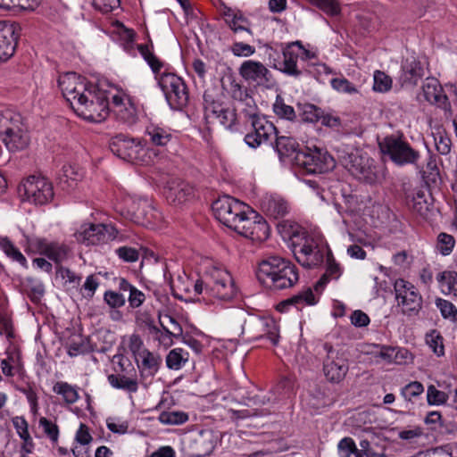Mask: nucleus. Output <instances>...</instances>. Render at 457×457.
<instances>
[{
	"label": "nucleus",
	"instance_id": "1",
	"mask_svg": "<svg viewBox=\"0 0 457 457\" xmlns=\"http://www.w3.org/2000/svg\"><path fill=\"white\" fill-rule=\"evenodd\" d=\"M63 97L74 112L90 122H101L109 114L106 91L76 72H66L58 79Z\"/></svg>",
	"mask_w": 457,
	"mask_h": 457
},
{
	"label": "nucleus",
	"instance_id": "2",
	"mask_svg": "<svg viewBox=\"0 0 457 457\" xmlns=\"http://www.w3.org/2000/svg\"><path fill=\"white\" fill-rule=\"evenodd\" d=\"M143 59L151 68L158 85L163 91L166 100L173 110H182L188 104V89L182 78L172 72H163L160 75L164 62L154 54V43L147 35V43L137 46Z\"/></svg>",
	"mask_w": 457,
	"mask_h": 457
},
{
	"label": "nucleus",
	"instance_id": "3",
	"mask_svg": "<svg viewBox=\"0 0 457 457\" xmlns=\"http://www.w3.org/2000/svg\"><path fill=\"white\" fill-rule=\"evenodd\" d=\"M256 278L270 290L291 288L299 280L298 268L289 260L272 255L259 263Z\"/></svg>",
	"mask_w": 457,
	"mask_h": 457
},
{
	"label": "nucleus",
	"instance_id": "4",
	"mask_svg": "<svg viewBox=\"0 0 457 457\" xmlns=\"http://www.w3.org/2000/svg\"><path fill=\"white\" fill-rule=\"evenodd\" d=\"M317 353L322 359L323 372L331 383H340L349 370L348 359L341 349L331 343L324 342L317 345Z\"/></svg>",
	"mask_w": 457,
	"mask_h": 457
},
{
	"label": "nucleus",
	"instance_id": "5",
	"mask_svg": "<svg viewBox=\"0 0 457 457\" xmlns=\"http://www.w3.org/2000/svg\"><path fill=\"white\" fill-rule=\"evenodd\" d=\"M0 137L11 152L25 149L30 140L28 131L23 128L21 116L11 112H6L0 117Z\"/></svg>",
	"mask_w": 457,
	"mask_h": 457
},
{
	"label": "nucleus",
	"instance_id": "6",
	"mask_svg": "<svg viewBox=\"0 0 457 457\" xmlns=\"http://www.w3.org/2000/svg\"><path fill=\"white\" fill-rule=\"evenodd\" d=\"M378 147L383 155L398 166L416 164L420 154L405 140L403 134L388 135L378 142Z\"/></svg>",
	"mask_w": 457,
	"mask_h": 457
},
{
	"label": "nucleus",
	"instance_id": "7",
	"mask_svg": "<svg viewBox=\"0 0 457 457\" xmlns=\"http://www.w3.org/2000/svg\"><path fill=\"white\" fill-rule=\"evenodd\" d=\"M342 165L358 180L375 184L379 179V168L375 161L359 151L347 153L340 157Z\"/></svg>",
	"mask_w": 457,
	"mask_h": 457
},
{
	"label": "nucleus",
	"instance_id": "8",
	"mask_svg": "<svg viewBox=\"0 0 457 457\" xmlns=\"http://www.w3.org/2000/svg\"><path fill=\"white\" fill-rule=\"evenodd\" d=\"M295 165L308 174H321L332 170L336 167V161L326 149L305 146L303 152L296 154Z\"/></svg>",
	"mask_w": 457,
	"mask_h": 457
},
{
	"label": "nucleus",
	"instance_id": "9",
	"mask_svg": "<svg viewBox=\"0 0 457 457\" xmlns=\"http://www.w3.org/2000/svg\"><path fill=\"white\" fill-rule=\"evenodd\" d=\"M18 192L22 201H28L35 205L49 204L54 196L53 184L45 177L29 176L18 187Z\"/></svg>",
	"mask_w": 457,
	"mask_h": 457
},
{
	"label": "nucleus",
	"instance_id": "10",
	"mask_svg": "<svg viewBox=\"0 0 457 457\" xmlns=\"http://www.w3.org/2000/svg\"><path fill=\"white\" fill-rule=\"evenodd\" d=\"M394 291L401 313L409 318L418 317L422 310L423 297L416 287L403 278H398L394 284Z\"/></svg>",
	"mask_w": 457,
	"mask_h": 457
},
{
	"label": "nucleus",
	"instance_id": "11",
	"mask_svg": "<svg viewBox=\"0 0 457 457\" xmlns=\"http://www.w3.org/2000/svg\"><path fill=\"white\" fill-rule=\"evenodd\" d=\"M242 335L248 340L268 338L276 345L279 339V328L277 322L270 317L249 315L242 325Z\"/></svg>",
	"mask_w": 457,
	"mask_h": 457
},
{
	"label": "nucleus",
	"instance_id": "12",
	"mask_svg": "<svg viewBox=\"0 0 457 457\" xmlns=\"http://www.w3.org/2000/svg\"><path fill=\"white\" fill-rule=\"evenodd\" d=\"M109 147L114 155L125 162L131 163L144 162V145L139 138L119 133L111 137Z\"/></svg>",
	"mask_w": 457,
	"mask_h": 457
},
{
	"label": "nucleus",
	"instance_id": "13",
	"mask_svg": "<svg viewBox=\"0 0 457 457\" xmlns=\"http://www.w3.org/2000/svg\"><path fill=\"white\" fill-rule=\"evenodd\" d=\"M204 119L207 122L216 120L226 129H231L237 122L236 109L228 104L215 98L205 91L204 94Z\"/></svg>",
	"mask_w": 457,
	"mask_h": 457
},
{
	"label": "nucleus",
	"instance_id": "14",
	"mask_svg": "<svg viewBox=\"0 0 457 457\" xmlns=\"http://www.w3.org/2000/svg\"><path fill=\"white\" fill-rule=\"evenodd\" d=\"M249 120L252 130L245 136L244 141L251 148L256 149L278 133L276 126L264 115L252 112L249 114Z\"/></svg>",
	"mask_w": 457,
	"mask_h": 457
},
{
	"label": "nucleus",
	"instance_id": "15",
	"mask_svg": "<svg viewBox=\"0 0 457 457\" xmlns=\"http://www.w3.org/2000/svg\"><path fill=\"white\" fill-rule=\"evenodd\" d=\"M211 283L206 284V294L220 300H230L235 297L237 288L230 274L224 270L213 268L209 272Z\"/></svg>",
	"mask_w": 457,
	"mask_h": 457
},
{
	"label": "nucleus",
	"instance_id": "16",
	"mask_svg": "<svg viewBox=\"0 0 457 457\" xmlns=\"http://www.w3.org/2000/svg\"><path fill=\"white\" fill-rule=\"evenodd\" d=\"M266 48L269 51V64L270 67L293 78H299L303 75V71L297 64L299 59L298 51H291L282 46L283 60L281 61L277 50L269 45L266 46Z\"/></svg>",
	"mask_w": 457,
	"mask_h": 457
},
{
	"label": "nucleus",
	"instance_id": "17",
	"mask_svg": "<svg viewBox=\"0 0 457 457\" xmlns=\"http://www.w3.org/2000/svg\"><path fill=\"white\" fill-rule=\"evenodd\" d=\"M212 209L216 219L229 228L243 214V210L250 207L234 197L223 195L212 204Z\"/></svg>",
	"mask_w": 457,
	"mask_h": 457
},
{
	"label": "nucleus",
	"instance_id": "18",
	"mask_svg": "<svg viewBox=\"0 0 457 457\" xmlns=\"http://www.w3.org/2000/svg\"><path fill=\"white\" fill-rule=\"evenodd\" d=\"M20 36L18 23L0 21V62H5L14 54Z\"/></svg>",
	"mask_w": 457,
	"mask_h": 457
},
{
	"label": "nucleus",
	"instance_id": "19",
	"mask_svg": "<svg viewBox=\"0 0 457 457\" xmlns=\"http://www.w3.org/2000/svg\"><path fill=\"white\" fill-rule=\"evenodd\" d=\"M117 234V229L112 226L104 224H90L79 231L77 239L87 245H95L113 240Z\"/></svg>",
	"mask_w": 457,
	"mask_h": 457
},
{
	"label": "nucleus",
	"instance_id": "20",
	"mask_svg": "<svg viewBox=\"0 0 457 457\" xmlns=\"http://www.w3.org/2000/svg\"><path fill=\"white\" fill-rule=\"evenodd\" d=\"M293 253L298 263L307 269L318 266L323 262V253L312 237H306L303 245H294Z\"/></svg>",
	"mask_w": 457,
	"mask_h": 457
},
{
	"label": "nucleus",
	"instance_id": "21",
	"mask_svg": "<svg viewBox=\"0 0 457 457\" xmlns=\"http://www.w3.org/2000/svg\"><path fill=\"white\" fill-rule=\"evenodd\" d=\"M112 112L118 122L132 127L138 121V112L130 96L114 95L112 97Z\"/></svg>",
	"mask_w": 457,
	"mask_h": 457
},
{
	"label": "nucleus",
	"instance_id": "22",
	"mask_svg": "<svg viewBox=\"0 0 457 457\" xmlns=\"http://www.w3.org/2000/svg\"><path fill=\"white\" fill-rule=\"evenodd\" d=\"M423 95L429 104L445 111V115L453 116L452 104L442 85L435 78H427L422 86Z\"/></svg>",
	"mask_w": 457,
	"mask_h": 457
},
{
	"label": "nucleus",
	"instance_id": "23",
	"mask_svg": "<svg viewBox=\"0 0 457 457\" xmlns=\"http://www.w3.org/2000/svg\"><path fill=\"white\" fill-rule=\"evenodd\" d=\"M424 76L421 62L414 57L403 61L398 82L403 87H414Z\"/></svg>",
	"mask_w": 457,
	"mask_h": 457
},
{
	"label": "nucleus",
	"instance_id": "24",
	"mask_svg": "<svg viewBox=\"0 0 457 457\" xmlns=\"http://www.w3.org/2000/svg\"><path fill=\"white\" fill-rule=\"evenodd\" d=\"M239 74L245 80L253 82H269L271 79V73L262 62L252 60L241 64Z\"/></svg>",
	"mask_w": 457,
	"mask_h": 457
},
{
	"label": "nucleus",
	"instance_id": "25",
	"mask_svg": "<svg viewBox=\"0 0 457 457\" xmlns=\"http://www.w3.org/2000/svg\"><path fill=\"white\" fill-rule=\"evenodd\" d=\"M194 195V187L183 180L173 181L165 192L167 201L174 205L190 200Z\"/></svg>",
	"mask_w": 457,
	"mask_h": 457
},
{
	"label": "nucleus",
	"instance_id": "26",
	"mask_svg": "<svg viewBox=\"0 0 457 457\" xmlns=\"http://www.w3.org/2000/svg\"><path fill=\"white\" fill-rule=\"evenodd\" d=\"M136 362L139 370L141 379L145 380L148 378H153L157 373L161 358L145 348L136 359Z\"/></svg>",
	"mask_w": 457,
	"mask_h": 457
},
{
	"label": "nucleus",
	"instance_id": "27",
	"mask_svg": "<svg viewBox=\"0 0 457 457\" xmlns=\"http://www.w3.org/2000/svg\"><path fill=\"white\" fill-rule=\"evenodd\" d=\"M429 200H432V196L429 193L426 195L424 190L416 189L412 193L411 196H406V204L420 217L427 219L430 209L433 206L432 201Z\"/></svg>",
	"mask_w": 457,
	"mask_h": 457
},
{
	"label": "nucleus",
	"instance_id": "28",
	"mask_svg": "<svg viewBox=\"0 0 457 457\" xmlns=\"http://www.w3.org/2000/svg\"><path fill=\"white\" fill-rule=\"evenodd\" d=\"M275 143L273 148L278 153L279 160L284 161L285 158H290L295 162L296 154L303 152V148L300 145L295 138L287 136H275Z\"/></svg>",
	"mask_w": 457,
	"mask_h": 457
},
{
	"label": "nucleus",
	"instance_id": "29",
	"mask_svg": "<svg viewBox=\"0 0 457 457\" xmlns=\"http://www.w3.org/2000/svg\"><path fill=\"white\" fill-rule=\"evenodd\" d=\"M107 380L112 387L129 393H136L138 388L137 371L134 367H131L127 374H110L107 377Z\"/></svg>",
	"mask_w": 457,
	"mask_h": 457
},
{
	"label": "nucleus",
	"instance_id": "30",
	"mask_svg": "<svg viewBox=\"0 0 457 457\" xmlns=\"http://www.w3.org/2000/svg\"><path fill=\"white\" fill-rule=\"evenodd\" d=\"M145 135L148 137L149 143L156 146H166L175 138L170 128L154 123L146 127Z\"/></svg>",
	"mask_w": 457,
	"mask_h": 457
},
{
	"label": "nucleus",
	"instance_id": "31",
	"mask_svg": "<svg viewBox=\"0 0 457 457\" xmlns=\"http://www.w3.org/2000/svg\"><path fill=\"white\" fill-rule=\"evenodd\" d=\"M262 211L275 220L281 219L288 213V203L279 196L266 197L262 202Z\"/></svg>",
	"mask_w": 457,
	"mask_h": 457
},
{
	"label": "nucleus",
	"instance_id": "32",
	"mask_svg": "<svg viewBox=\"0 0 457 457\" xmlns=\"http://www.w3.org/2000/svg\"><path fill=\"white\" fill-rule=\"evenodd\" d=\"M65 347L67 353L71 357L89 353L94 351L89 338L80 334L70 337Z\"/></svg>",
	"mask_w": 457,
	"mask_h": 457
},
{
	"label": "nucleus",
	"instance_id": "33",
	"mask_svg": "<svg viewBox=\"0 0 457 457\" xmlns=\"http://www.w3.org/2000/svg\"><path fill=\"white\" fill-rule=\"evenodd\" d=\"M228 27L235 35L244 33L245 36H239V38L247 40L248 37H253V32L252 29V22L244 15L242 11L234 15L231 20L228 21Z\"/></svg>",
	"mask_w": 457,
	"mask_h": 457
},
{
	"label": "nucleus",
	"instance_id": "34",
	"mask_svg": "<svg viewBox=\"0 0 457 457\" xmlns=\"http://www.w3.org/2000/svg\"><path fill=\"white\" fill-rule=\"evenodd\" d=\"M22 293L25 294L33 303H39L45 295L44 284L32 277L26 278L21 282Z\"/></svg>",
	"mask_w": 457,
	"mask_h": 457
},
{
	"label": "nucleus",
	"instance_id": "35",
	"mask_svg": "<svg viewBox=\"0 0 457 457\" xmlns=\"http://www.w3.org/2000/svg\"><path fill=\"white\" fill-rule=\"evenodd\" d=\"M250 214L255 219L251 232H248L247 238L253 241L263 242L270 237V226L268 222L253 210H250Z\"/></svg>",
	"mask_w": 457,
	"mask_h": 457
},
{
	"label": "nucleus",
	"instance_id": "36",
	"mask_svg": "<svg viewBox=\"0 0 457 457\" xmlns=\"http://www.w3.org/2000/svg\"><path fill=\"white\" fill-rule=\"evenodd\" d=\"M158 320L161 326L160 334L174 336L175 338H179L182 337L183 328L174 317L169 314L162 316V314L159 313Z\"/></svg>",
	"mask_w": 457,
	"mask_h": 457
},
{
	"label": "nucleus",
	"instance_id": "37",
	"mask_svg": "<svg viewBox=\"0 0 457 457\" xmlns=\"http://www.w3.org/2000/svg\"><path fill=\"white\" fill-rule=\"evenodd\" d=\"M253 223H255V219L250 214V210L244 209L243 214L237 218L235 223L229 228L247 238L248 232H251Z\"/></svg>",
	"mask_w": 457,
	"mask_h": 457
},
{
	"label": "nucleus",
	"instance_id": "38",
	"mask_svg": "<svg viewBox=\"0 0 457 457\" xmlns=\"http://www.w3.org/2000/svg\"><path fill=\"white\" fill-rule=\"evenodd\" d=\"M297 109L299 111V116L302 121L309 123H317L320 120V116L323 113V110L310 103L298 104Z\"/></svg>",
	"mask_w": 457,
	"mask_h": 457
},
{
	"label": "nucleus",
	"instance_id": "39",
	"mask_svg": "<svg viewBox=\"0 0 457 457\" xmlns=\"http://www.w3.org/2000/svg\"><path fill=\"white\" fill-rule=\"evenodd\" d=\"M0 247L12 261L19 262L23 268H28V262L26 257L8 237H0Z\"/></svg>",
	"mask_w": 457,
	"mask_h": 457
},
{
	"label": "nucleus",
	"instance_id": "40",
	"mask_svg": "<svg viewBox=\"0 0 457 457\" xmlns=\"http://www.w3.org/2000/svg\"><path fill=\"white\" fill-rule=\"evenodd\" d=\"M53 391L62 396L64 402L68 404L76 403L79 399V393L75 386L67 382L58 381L54 385Z\"/></svg>",
	"mask_w": 457,
	"mask_h": 457
},
{
	"label": "nucleus",
	"instance_id": "41",
	"mask_svg": "<svg viewBox=\"0 0 457 457\" xmlns=\"http://www.w3.org/2000/svg\"><path fill=\"white\" fill-rule=\"evenodd\" d=\"M426 343L438 357L445 355L444 337L437 329H431L426 334Z\"/></svg>",
	"mask_w": 457,
	"mask_h": 457
},
{
	"label": "nucleus",
	"instance_id": "42",
	"mask_svg": "<svg viewBox=\"0 0 457 457\" xmlns=\"http://www.w3.org/2000/svg\"><path fill=\"white\" fill-rule=\"evenodd\" d=\"M188 360V353L181 348H175L167 354L166 365L170 370H179Z\"/></svg>",
	"mask_w": 457,
	"mask_h": 457
},
{
	"label": "nucleus",
	"instance_id": "43",
	"mask_svg": "<svg viewBox=\"0 0 457 457\" xmlns=\"http://www.w3.org/2000/svg\"><path fill=\"white\" fill-rule=\"evenodd\" d=\"M195 444L199 445L197 457H205L210 455L215 448V440L213 435L210 432L201 433L199 437L195 439Z\"/></svg>",
	"mask_w": 457,
	"mask_h": 457
},
{
	"label": "nucleus",
	"instance_id": "44",
	"mask_svg": "<svg viewBox=\"0 0 457 457\" xmlns=\"http://www.w3.org/2000/svg\"><path fill=\"white\" fill-rule=\"evenodd\" d=\"M273 111L278 117L290 121L296 119L295 109L291 105L285 104L284 99L280 96H277L276 101L273 104Z\"/></svg>",
	"mask_w": 457,
	"mask_h": 457
},
{
	"label": "nucleus",
	"instance_id": "45",
	"mask_svg": "<svg viewBox=\"0 0 457 457\" xmlns=\"http://www.w3.org/2000/svg\"><path fill=\"white\" fill-rule=\"evenodd\" d=\"M158 420L162 424L181 425L188 420V414L181 411H162Z\"/></svg>",
	"mask_w": 457,
	"mask_h": 457
},
{
	"label": "nucleus",
	"instance_id": "46",
	"mask_svg": "<svg viewBox=\"0 0 457 457\" xmlns=\"http://www.w3.org/2000/svg\"><path fill=\"white\" fill-rule=\"evenodd\" d=\"M68 253L69 247L67 245L56 242H51L46 256L54 261L57 266H59L60 263L67 258Z\"/></svg>",
	"mask_w": 457,
	"mask_h": 457
},
{
	"label": "nucleus",
	"instance_id": "47",
	"mask_svg": "<svg viewBox=\"0 0 457 457\" xmlns=\"http://www.w3.org/2000/svg\"><path fill=\"white\" fill-rule=\"evenodd\" d=\"M436 279L442 287H447V293L457 296V271L445 270L438 273Z\"/></svg>",
	"mask_w": 457,
	"mask_h": 457
},
{
	"label": "nucleus",
	"instance_id": "48",
	"mask_svg": "<svg viewBox=\"0 0 457 457\" xmlns=\"http://www.w3.org/2000/svg\"><path fill=\"white\" fill-rule=\"evenodd\" d=\"M278 398H287L294 394L295 381L289 377H282L272 389Z\"/></svg>",
	"mask_w": 457,
	"mask_h": 457
},
{
	"label": "nucleus",
	"instance_id": "49",
	"mask_svg": "<svg viewBox=\"0 0 457 457\" xmlns=\"http://www.w3.org/2000/svg\"><path fill=\"white\" fill-rule=\"evenodd\" d=\"M41 3V0H0V8L10 10L19 7L23 10H35Z\"/></svg>",
	"mask_w": 457,
	"mask_h": 457
},
{
	"label": "nucleus",
	"instance_id": "50",
	"mask_svg": "<svg viewBox=\"0 0 457 457\" xmlns=\"http://www.w3.org/2000/svg\"><path fill=\"white\" fill-rule=\"evenodd\" d=\"M455 245V239L452 235L440 233L437 236L436 249L443 255H449Z\"/></svg>",
	"mask_w": 457,
	"mask_h": 457
},
{
	"label": "nucleus",
	"instance_id": "51",
	"mask_svg": "<svg viewBox=\"0 0 457 457\" xmlns=\"http://www.w3.org/2000/svg\"><path fill=\"white\" fill-rule=\"evenodd\" d=\"M392 79L384 71H376L374 73L373 89L377 92L385 93L391 89Z\"/></svg>",
	"mask_w": 457,
	"mask_h": 457
},
{
	"label": "nucleus",
	"instance_id": "52",
	"mask_svg": "<svg viewBox=\"0 0 457 457\" xmlns=\"http://www.w3.org/2000/svg\"><path fill=\"white\" fill-rule=\"evenodd\" d=\"M448 395L438 390L434 385H430L427 391V401L429 405H441L448 401Z\"/></svg>",
	"mask_w": 457,
	"mask_h": 457
},
{
	"label": "nucleus",
	"instance_id": "53",
	"mask_svg": "<svg viewBox=\"0 0 457 457\" xmlns=\"http://www.w3.org/2000/svg\"><path fill=\"white\" fill-rule=\"evenodd\" d=\"M423 392V385L419 381H412L402 388L401 395L406 401H412L420 396Z\"/></svg>",
	"mask_w": 457,
	"mask_h": 457
},
{
	"label": "nucleus",
	"instance_id": "54",
	"mask_svg": "<svg viewBox=\"0 0 457 457\" xmlns=\"http://www.w3.org/2000/svg\"><path fill=\"white\" fill-rule=\"evenodd\" d=\"M39 427L42 428L46 436L54 443L58 441L59 437V428L56 423L52 420L41 417L38 420Z\"/></svg>",
	"mask_w": 457,
	"mask_h": 457
},
{
	"label": "nucleus",
	"instance_id": "55",
	"mask_svg": "<svg viewBox=\"0 0 457 457\" xmlns=\"http://www.w3.org/2000/svg\"><path fill=\"white\" fill-rule=\"evenodd\" d=\"M328 15L335 16L340 12V7L337 0H308Z\"/></svg>",
	"mask_w": 457,
	"mask_h": 457
},
{
	"label": "nucleus",
	"instance_id": "56",
	"mask_svg": "<svg viewBox=\"0 0 457 457\" xmlns=\"http://www.w3.org/2000/svg\"><path fill=\"white\" fill-rule=\"evenodd\" d=\"M436 307L440 310L441 315L445 319L453 320H457V308L448 300L437 298L436 300Z\"/></svg>",
	"mask_w": 457,
	"mask_h": 457
},
{
	"label": "nucleus",
	"instance_id": "57",
	"mask_svg": "<svg viewBox=\"0 0 457 457\" xmlns=\"http://www.w3.org/2000/svg\"><path fill=\"white\" fill-rule=\"evenodd\" d=\"M292 302L294 306L297 309H299L300 306H303L304 303L308 305H313L317 303L315 295L310 287L303 292L298 293L297 295H293Z\"/></svg>",
	"mask_w": 457,
	"mask_h": 457
},
{
	"label": "nucleus",
	"instance_id": "58",
	"mask_svg": "<svg viewBox=\"0 0 457 457\" xmlns=\"http://www.w3.org/2000/svg\"><path fill=\"white\" fill-rule=\"evenodd\" d=\"M104 300L111 308H120L124 306L126 303V299L122 294L112 290L105 291Z\"/></svg>",
	"mask_w": 457,
	"mask_h": 457
},
{
	"label": "nucleus",
	"instance_id": "59",
	"mask_svg": "<svg viewBox=\"0 0 457 457\" xmlns=\"http://www.w3.org/2000/svg\"><path fill=\"white\" fill-rule=\"evenodd\" d=\"M331 86L334 89L342 93L353 94L357 92L355 86L345 78L332 79Z\"/></svg>",
	"mask_w": 457,
	"mask_h": 457
},
{
	"label": "nucleus",
	"instance_id": "60",
	"mask_svg": "<svg viewBox=\"0 0 457 457\" xmlns=\"http://www.w3.org/2000/svg\"><path fill=\"white\" fill-rule=\"evenodd\" d=\"M115 253L120 259L126 262H134L139 258L138 251L130 246H120L115 250Z\"/></svg>",
	"mask_w": 457,
	"mask_h": 457
},
{
	"label": "nucleus",
	"instance_id": "61",
	"mask_svg": "<svg viewBox=\"0 0 457 457\" xmlns=\"http://www.w3.org/2000/svg\"><path fill=\"white\" fill-rule=\"evenodd\" d=\"M230 50L235 56L248 57L255 53L254 46L239 41H235L232 44Z\"/></svg>",
	"mask_w": 457,
	"mask_h": 457
},
{
	"label": "nucleus",
	"instance_id": "62",
	"mask_svg": "<svg viewBox=\"0 0 457 457\" xmlns=\"http://www.w3.org/2000/svg\"><path fill=\"white\" fill-rule=\"evenodd\" d=\"M340 457H350L356 451V445L352 437H344L337 445Z\"/></svg>",
	"mask_w": 457,
	"mask_h": 457
},
{
	"label": "nucleus",
	"instance_id": "63",
	"mask_svg": "<svg viewBox=\"0 0 457 457\" xmlns=\"http://www.w3.org/2000/svg\"><path fill=\"white\" fill-rule=\"evenodd\" d=\"M56 275L62 278H67L68 282L76 285H79L81 279V277L76 275L69 268L63 267L62 265L57 266Z\"/></svg>",
	"mask_w": 457,
	"mask_h": 457
},
{
	"label": "nucleus",
	"instance_id": "64",
	"mask_svg": "<svg viewBox=\"0 0 457 457\" xmlns=\"http://www.w3.org/2000/svg\"><path fill=\"white\" fill-rule=\"evenodd\" d=\"M144 343L138 334H132L129 337V348L133 353L135 359L142 353Z\"/></svg>",
	"mask_w": 457,
	"mask_h": 457
}]
</instances>
